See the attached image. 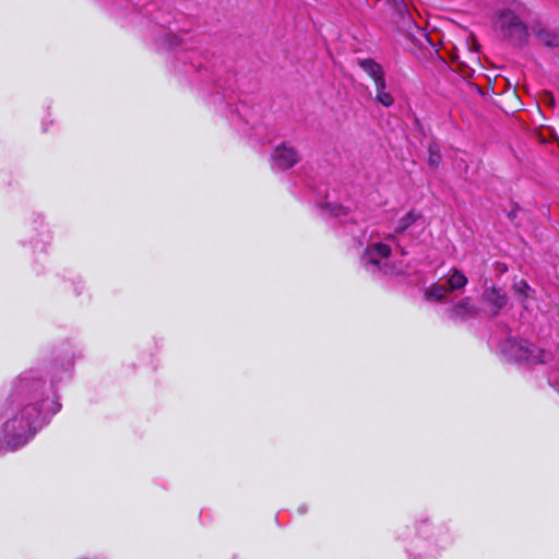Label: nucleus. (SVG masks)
<instances>
[{"label":"nucleus","instance_id":"10","mask_svg":"<svg viewBox=\"0 0 559 559\" xmlns=\"http://www.w3.org/2000/svg\"><path fill=\"white\" fill-rule=\"evenodd\" d=\"M357 62L359 67L372 79L373 82H376V80L384 78V71L382 66L376 62L373 59H358Z\"/></svg>","mask_w":559,"mask_h":559},{"label":"nucleus","instance_id":"15","mask_svg":"<svg viewBox=\"0 0 559 559\" xmlns=\"http://www.w3.org/2000/svg\"><path fill=\"white\" fill-rule=\"evenodd\" d=\"M324 209L331 213V215L342 218L348 214L347 207L337 203H325Z\"/></svg>","mask_w":559,"mask_h":559},{"label":"nucleus","instance_id":"7","mask_svg":"<svg viewBox=\"0 0 559 559\" xmlns=\"http://www.w3.org/2000/svg\"><path fill=\"white\" fill-rule=\"evenodd\" d=\"M483 299L491 307L493 314H498V312L508 304L507 294L495 286L484 290Z\"/></svg>","mask_w":559,"mask_h":559},{"label":"nucleus","instance_id":"12","mask_svg":"<svg viewBox=\"0 0 559 559\" xmlns=\"http://www.w3.org/2000/svg\"><path fill=\"white\" fill-rule=\"evenodd\" d=\"M445 283L450 292L459 290L465 287V285L467 284V277L460 270L454 269L450 273Z\"/></svg>","mask_w":559,"mask_h":559},{"label":"nucleus","instance_id":"16","mask_svg":"<svg viewBox=\"0 0 559 559\" xmlns=\"http://www.w3.org/2000/svg\"><path fill=\"white\" fill-rule=\"evenodd\" d=\"M513 289L522 298L523 302L530 297V292L532 290L524 280L515 282L513 284Z\"/></svg>","mask_w":559,"mask_h":559},{"label":"nucleus","instance_id":"1","mask_svg":"<svg viewBox=\"0 0 559 559\" xmlns=\"http://www.w3.org/2000/svg\"><path fill=\"white\" fill-rule=\"evenodd\" d=\"M44 385L39 379H19L11 394L12 415L3 425L0 451H14L23 447L48 416L59 412L60 404L44 400Z\"/></svg>","mask_w":559,"mask_h":559},{"label":"nucleus","instance_id":"18","mask_svg":"<svg viewBox=\"0 0 559 559\" xmlns=\"http://www.w3.org/2000/svg\"><path fill=\"white\" fill-rule=\"evenodd\" d=\"M518 10H519V12H520L521 14H523V13H524V11H525V8H522L521 5H519V7H518Z\"/></svg>","mask_w":559,"mask_h":559},{"label":"nucleus","instance_id":"13","mask_svg":"<svg viewBox=\"0 0 559 559\" xmlns=\"http://www.w3.org/2000/svg\"><path fill=\"white\" fill-rule=\"evenodd\" d=\"M450 293L447 283L435 284L427 290L426 296L428 299L441 300Z\"/></svg>","mask_w":559,"mask_h":559},{"label":"nucleus","instance_id":"6","mask_svg":"<svg viewBox=\"0 0 559 559\" xmlns=\"http://www.w3.org/2000/svg\"><path fill=\"white\" fill-rule=\"evenodd\" d=\"M390 253H391L390 246L382 243V242H376V243L369 245L366 248L361 260L366 266H368V265L379 266L380 260L388 258L390 255Z\"/></svg>","mask_w":559,"mask_h":559},{"label":"nucleus","instance_id":"3","mask_svg":"<svg viewBox=\"0 0 559 559\" xmlns=\"http://www.w3.org/2000/svg\"><path fill=\"white\" fill-rule=\"evenodd\" d=\"M496 24L503 37L512 44L523 45L526 43L528 28L514 11L510 9L499 11Z\"/></svg>","mask_w":559,"mask_h":559},{"label":"nucleus","instance_id":"21","mask_svg":"<svg viewBox=\"0 0 559 559\" xmlns=\"http://www.w3.org/2000/svg\"><path fill=\"white\" fill-rule=\"evenodd\" d=\"M509 2H514L515 0H508Z\"/></svg>","mask_w":559,"mask_h":559},{"label":"nucleus","instance_id":"2","mask_svg":"<svg viewBox=\"0 0 559 559\" xmlns=\"http://www.w3.org/2000/svg\"><path fill=\"white\" fill-rule=\"evenodd\" d=\"M502 350L510 359L515 361L544 364L550 358L549 353L525 340L510 338L503 344Z\"/></svg>","mask_w":559,"mask_h":559},{"label":"nucleus","instance_id":"5","mask_svg":"<svg viewBox=\"0 0 559 559\" xmlns=\"http://www.w3.org/2000/svg\"><path fill=\"white\" fill-rule=\"evenodd\" d=\"M299 154L294 146L283 143L277 145L272 154L273 167L287 169L299 160Z\"/></svg>","mask_w":559,"mask_h":559},{"label":"nucleus","instance_id":"14","mask_svg":"<svg viewBox=\"0 0 559 559\" xmlns=\"http://www.w3.org/2000/svg\"><path fill=\"white\" fill-rule=\"evenodd\" d=\"M428 153H429L428 164L431 167H438L440 162H441V155H440L439 145L437 143H433V142L430 143L429 146H428Z\"/></svg>","mask_w":559,"mask_h":559},{"label":"nucleus","instance_id":"11","mask_svg":"<svg viewBox=\"0 0 559 559\" xmlns=\"http://www.w3.org/2000/svg\"><path fill=\"white\" fill-rule=\"evenodd\" d=\"M373 83L376 87L377 102L384 107H391L394 104V97L390 92H386L385 76L380 80H376Z\"/></svg>","mask_w":559,"mask_h":559},{"label":"nucleus","instance_id":"8","mask_svg":"<svg viewBox=\"0 0 559 559\" xmlns=\"http://www.w3.org/2000/svg\"><path fill=\"white\" fill-rule=\"evenodd\" d=\"M533 34L547 47H559V32L540 23L531 26Z\"/></svg>","mask_w":559,"mask_h":559},{"label":"nucleus","instance_id":"17","mask_svg":"<svg viewBox=\"0 0 559 559\" xmlns=\"http://www.w3.org/2000/svg\"><path fill=\"white\" fill-rule=\"evenodd\" d=\"M165 43L169 47H177V46L180 45L181 40H180V38L176 34H168L166 39H165Z\"/></svg>","mask_w":559,"mask_h":559},{"label":"nucleus","instance_id":"20","mask_svg":"<svg viewBox=\"0 0 559 559\" xmlns=\"http://www.w3.org/2000/svg\"><path fill=\"white\" fill-rule=\"evenodd\" d=\"M509 217H510L511 219H513V218H514V214H513V212L509 213Z\"/></svg>","mask_w":559,"mask_h":559},{"label":"nucleus","instance_id":"19","mask_svg":"<svg viewBox=\"0 0 559 559\" xmlns=\"http://www.w3.org/2000/svg\"><path fill=\"white\" fill-rule=\"evenodd\" d=\"M396 246H397L399 248H401V253H402V254H406V252L404 251V249L401 247V245H400L399 242L396 243Z\"/></svg>","mask_w":559,"mask_h":559},{"label":"nucleus","instance_id":"9","mask_svg":"<svg viewBox=\"0 0 559 559\" xmlns=\"http://www.w3.org/2000/svg\"><path fill=\"white\" fill-rule=\"evenodd\" d=\"M479 311V308L477 305H475L472 301V298L466 297L462 300H460L454 307H453V314L460 319H468L474 316H476Z\"/></svg>","mask_w":559,"mask_h":559},{"label":"nucleus","instance_id":"4","mask_svg":"<svg viewBox=\"0 0 559 559\" xmlns=\"http://www.w3.org/2000/svg\"><path fill=\"white\" fill-rule=\"evenodd\" d=\"M426 227V221L423 215L416 211H409L406 215L401 217L397 221V224L392 234H389L386 239L396 240L399 235L404 234L406 230L411 229V234H414V230L418 228V234H420Z\"/></svg>","mask_w":559,"mask_h":559}]
</instances>
